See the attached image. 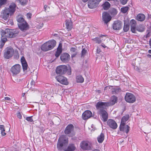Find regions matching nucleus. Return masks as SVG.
I'll list each match as a JSON object with an SVG mask.
<instances>
[{"instance_id": "1", "label": "nucleus", "mask_w": 151, "mask_h": 151, "mask_svg": "<svg viewBox=\"0 0 151 151\" xmlns=\"http://www.w3.org/2000/svg\"><path fill=\"white\" fill-rule=\"evenodd\" d=\"M117 98L114 96H112L110 101L109 102L99 101L97 103L96 107L98 110V113L101 116L104 122L107 121L108 118V114L105 111L106 107L107 106H112L117 103Z\"/></svg>"}, {"instance_id": "2", "label": "nucleus", "mask_w": 151, "mask_h": 151, "mask_svg": "<svg viewBox=\"0 0 151 151\" xmlns=\"http://www.w3.org/2000/svg\"><path fill=\"white\" fill-rule=\"evenodd\" d=\"M1 32L2 42L1 47H2L4 45L5 42L7 41V38H12L16 37L18 34L19 31L17 29H7L5 30L1 29Z\"/></svg>"}, {"instance_id": "3", "label": "nucleus", "mask_w": 151, "mask_h": 151, "mask_svg": "<svg viewBox=\"0 0 151 151\" xmlns=\"http://www.w3.org/2000/svg\"><path fill=\"white\" fill-rule=\"evenodd\" d=\"M16 6L14 3L11 4L9 8H6L2 14V18L4 20H6L8 18L9 15L13 14L15 11Z\"/></svg>"}, {"instance_id": "4", "label": "nucleus", "mask_w": 151, "mask_h": 151, "mask_svg": "<svg viewBox=\"0 0 151 151\" xmlns=\"http://www.w3.org/2000/svg\"><path fill=\"white\" fill-rule=\"evenodd\" d=\"M68 143V139L66 138L65 136L63 135L58 139L57 147L58 149L61 150L62 147L67 145Z\"/></svg>"}, {"instance_id": "5", "label": "nucleus", "mask_w": 151, "mask_h": 151, "mask_svg": "<svg viewBox=\"0 0 151 151\" xmlns=\"http://www.w3.org/2000/svg\"><path fill=\"white\" fill-rule=\"evenodd\" d=\"M81 147L83 150H90L92 148V143L88 141H84L80 143Z\"/></svg>"}, {"instance_id": "6", "label": "nucleus", "mask_w": 151, "mask_h": 151, "mask_svg": "<svg viewBox=\"0 0 151 151\" xmlns=\"http://www.w3.org/2000/svg\"><path fill=\"white\" fill-rule=\"evenodd\" d=\"M14 53V50L12 47H7L4 50V56L5 58L8 59L12 57Z\"/></svg>"}, {"instance_id": "7", "label": "nucleus", "mask_w": 151, "mask_h": 151, "mask_svg": "<svg viewBox=\"0 0 151 151\" xmlns=\"http://www.w3.org/2000/svg\"><path fill=\"white\" fill-rule=\"evenodd\" d=\"M73 130V126L72 124H69L65 128V134L68 135L69 136L72 137L75 135Z\"/></svg>"}, {"instance_id": "8", "label": "nucleus", "mask_w": 151, "mask_h": 151, "mask_svg": "<svg viewBox=\"0 0 151 151\" xmlns=\"http://www.w3.org/2000/svg\"><path fill=\"white\" fill-rule=\"evenodd\" d=\"M125 99L127 102L132 103L136 101V98L132 94L128 93L125 96Z\"/></svg>"}, {"instance_id": "9", "label": "nucleus", "mask_w": 151, "mask_h": 151, "mask_svg": "<svg viewBox=\"0 0 151 151\" xmlns=\"http://www.w3.org/2000/svg\"><path fill=\"white\" fill-rule=\"evenodd\" d=\"M55 79L58 81L61 84L67 85L68 83L67 78L63 76H58L55 77Z\"/></svg>"}, {"instance_id": "10", "label": "nucleus", "mask_w": 151, "mask_h": 151, "mask_svg": "<svg viewBox=\"0 0 151 151\" xmlns=\"http://www.w3.org/2000/svg\"><path fill=\"white\" fill-rule=\"evenodd\" d=\"M67 70V66L65 65H61L58 66L56 69V72L57 74H63L65 73Z\"/></svg>"}, {"instance_id": "11", "label": "nucleus", "mask_w": 151, "mask_h": 151, "mask_svg": "<svg viewBox=\"0 0 151 151\" xmlns=\"http://www.w3.org/2000/svg\"><path fill=\"white\" fill-rule=\"evenodd\" d=\"M21 66L19 64H16L13 66L11 68V71L13 75H16L20 72Z\"/></svg>"}, {"instance_id": "12", "label": "nucleus", "mask_w": 151, "mask_h": 151, "mask_svg": "<svg viewBox=\"0 0 151 151\" xmlns=\"http://www.w3.org/2000/svg\"><path fill=\"white\" fill-rule=\"evenodd\" d=\"M122 24L121 22L116 21L114 22L113 24V28L115 30H119L122 27Z\"/></svg>"}, {"instance_id": "13", "label": "nucleus", "mask_w": 151, "mask_h": 151, "mask_svg": "<svg viewBox=\"0 0 151 151\" xmlns=\"http://www.w3.org/2000/svg\"><path fill=\"white\" fill-rule=\"evenodd\" d=\"M107 39L106 35H101L99 37H96L92 39V40L93 41H94L96 43L99 44L103 41H105Z\"/></svg>"}, {"instance_id": "14", "label": "nucleus", "mask_w": 151, "mask_h": 151, "mask_svg": "<svg viewBox=\"0 0 151 151\" xmlns=\"http://www.w3.org/2000/svg\"><path fill=\"white\" fill-rule=\"evenodd\" d=\"M19 28L22 31H25L27 30L29 28V26L26 22L18 24Z\"/></svg>"}, {"instance_id": "15", "label": "nucleus", "mask_w": 151, "mask_h": 151, "mask_svg": "<svg viewBox=\"0 0 151 151\" xmlns=\"http://www.w3.org/2000/svg\"><path fill=\"white\" fill-rule=\"evenodd\" d=\"M107 124L110 128L113 129H115L117 127V123L112 119H109L107 122Z\"/></svg>"}, {"instance_id": "16", "label": "nucleus", "mask_w": 151, "mask_h": 151, "mask_svg": "<svg viewBox=\"0 0 151 151\" xmlns=\"http://www.w3.org/2000/svg\"><path fill=\"white\" fill-rule=\"evenodd\" d=\"M102 19L105 23H107L111 19V17L106 12H104L102 14Z\"/></svg>"}, {"instance_id": "17", "label": "nucleus", "mask_w": 151, "mask_h": 151, "mask_svg": "<svg viewBox=\"0 0 151 151\" xmlns=\"http://www.w3.org/2000/svg\"><path fill=\"white\" fill-rule=\"evenodd\" d=\"M129 128L130 127L125 124H120L119 127L121 131L125 132L127 134L129 132Z\"/></svg>"}, {"instance_id": "18", "label": "nucleus", "mask_w": 151, "mask_h": 151, "mask_svg": "<svg viewBox=\"0 0 151 151\" xmlns=\"http://www.w3.org/2000/svg\"><path fill=\"white\" fill-rule=\"evenodd\" d=\"M92 113L90 111H86L83 114L82 118L84 120H85L90 118L92 116Z\"/></svg>"}, {"instance_id": "19", "label": "nucleus", "mask_w": 151, "mask_h": 151, "mask_svg": "<svg viewBox=\"0 0 151 151\" xmlns=\"http://www.w3.org/2000/svg\"><path fill=\"white\" fill-rule=\"evenodd\" d=\"M60 58L63 62H67L69 60L70 55L68 53H63L61 55Z\"/></svg>"}, {"instance_id": "20", "label": "nucleus", "mask_w": 151, "mask_h": 151, "mask_svg": "<svg viewBox=\"0 0 151 151\" xmlns=\"http://www.w3.org/2000/svg\"><path fill=\"white\" fill-rule=\"evenodd\" d=\"M98 5L94 0H90L88 2V7L90 9H93L96 8Z\"/></svg>"}, {"instance_id": "21", "label": "nucleus", "mask_w": 151, "mask_h": 151, "mask_svg": "<svg viewBox=\"0 0 151 151\" xmlns=\"http://www.w3.org/2000/svg\"><path fill=\"white\" fill-rule=\"evenodd\" d=\"M21 61L23 70L24 71L27 70L28 65L26 61L23 56H22L21 58Z\"/></svg>"}, {"instance_id": "22", "label": "nucleus", "mask_w": 151, "mask_h": 151, "mask_svg": "<svg viewBox=\"0 0 151 151\" xmlns=\"http://www.w3.org/2000/svg\"><path fill=\"white\" fill-rule=\"evenodd\" d=\"M145 16L143 14H139L136 16L135 19L137 21L142 22L145 19Z\"/></svg>"}, {"instance_id": "23", "label": "nucleus", "mask_w": 151, "mask_h": 151, "mask_svg": "<svg viewBox=\"0 0 151 151\" xmlns=\"http://www.w3.org/2000/svg\"><path fill=\"white\" fill-rule=\"evenodd\" d=\"M41 49L43 51H46L51 50L47 42L44 43L41 46Z\"/></svg>"}, {"instance_id": "24", "label": "nucleus", "mask_w": 151, "mask_h": 151, "mask_svg": "<svg viewBox=\"0 0 151 151\" xmlns=\"http://www.w3.org/2000/svg\"><path fill=\"white\" fill-rule=\"evenodd\" d=\"M62 52V44L60 43L57 48V51L55 54V56L58 58V57Z\"/></svg>"}, {"instance_id": "25", "label": "nucleus", "mask_w": 151, "mask_h": 151, "mask_svg": "<svg viewBox=\"0 0 151 151\" xmlns=\"http://www.w3.org/2000/svg\"><path fill=\"white\" fill-rule=\"evenodd\" d=\"M47 42L49 45L50 48L51 50L54 48L56 44V42L54 40H50Z\"/></svg>"}, {"instance_id": "26", "label": "nucleus", "mask_w": 151, "mask_h": 151, "mask_svg": "<svg viewBox=\"0 0 151 151\" xmlns=\"http://www.w3.org/2000/svg\"><path fill=\"white\" fill-rule=\"evenodd\" d=\"M66 27L68 30H70L72 28V23L69 20L66 21Z\"/></svg>"}, {"instance_id": "27", "label": "nucleus", "mask_w": 151, "mask_h": 151, "mask_svg": "<svg viewBox=\"0 0 151 151\" xmlns=\"http://www.w3.org/2000/svg\"><path fill=\"white\" fill-rule=\"evenodd\" d=\"M76 82L77 83H82L84 81V78L81 75H79L76 76Z\"/></svg>"}, {"instance_id": "28", "label": "nucleus", "mask_w": 151, "mask_h": 151, "mask_svg": "<svg viewBox=\"0 0 151 151\" xmlns=\"http://www.w3.org/2000/svg\"><path fill=\"white\" fill-rule=\"evenodd\" d=\"M129 118L128 115H126L124 116L122 118L121 124H125L126 122L128 120Z\"/></svg>"}, {"instance_id": "29", "label": "nucleus", "mask_w": 151, "mask_h": 151, "mask_svg": "<svg viewBox=\"0 0 151 151\" xmlns=\"http://www.w3.org/2000/svg\"><path fill=\"white\" fill-rule=\"evenodd\" d=\"M104 134L101 133L97 137L98 142L100 143H101L104 140Z\"/></svg>"}, {"instance_id": "30", "label": "nucleus", "mask_w": 151, "mask_h": 151, "mask_svg": "<svg viewBox=\"0 0 151 151\" xmlns=\"http://www.w3.org/2000/svg\"><path fill=\"white\" fill-rule=\"evenodd\" d=\"M102 6L104 10H107L110 7V4L109 2L106 1L103 4Z\"/></svg>"}, {"instance_id": "31", "label": "nucleus", "mask_w": 151, "mask_h": 151, "mask_svg": "<svg viewBox=\"0 0 151 151\" xmlns=\"http://www.w3.org/2000/svg\"><path fill=\"white\" fill-rule=\"evenodd\" d=\"M136 30L139 32H142L144 31L145 28L142 25H139L136 27Z\"/></svg>"}, {"instance_id": "32", "label": "nucleus", "mask_w": 151, "mask_h": 151, "mask_svg": "<svg viewBox=\"0 0 151 151\" xmlns=\"http://www.w3.org/2000/svg\"><path fill=\"white\" fill-rule=\"evenodd\" d=\"M75 147L73 144L70 145L65 151H73L75 149Z\"/></svg>"}, {"instance_id": "33", "label": "nucleus", "mask_w": 151, "mask_h": 151, "mask_svg": "<svg viewBox=\"0 0 151 151\" xmlns=\"http://www.w3.org/2000/svg\"><path fill=\"white\" fill-rule=\"evenodd\" d=\"M0 130L1 131V133L2 136H4L6 134L5 132V128L4 125H0Z\"/></svg>"}, {"instance_id": "34", "label": "nucleus", "mask_w": 151, "mask_h": 151, "mask_svg": "<svg viewBox=\"0 0 151 151\" xmlns=\"http://www.w3.org/2000/svg\"><path fill=\"white\" fill-rule=\"evenodd\" d=\"M136 24H131V29L133 33H135L136 31Z\"/></svg>"}, {"instance_id": "35", "label": "nucleus", "mask_w": 151, "mask_h": 151, "mask_svg": "<svg viewBox=\"0 0 151 151\" xmlns=\"http://www.w3.org/2000/svg\"><path fill=\"white\" fill-rule=\"evenodd\" d=\"M129 9V7L127 6L121 8L122 12L124 13H126Z\"/></svg>"}, {"instance_id": "36", "label": "nucleus", "mask_w": 151, "mask_h": 151, "mask_svg": "<svg viewBox=\"0 0 151 151\" xmlns=\"http://www.w3.org/2000/svg\"><path fill=\"white\" fill-rule=\"evenodd\" d=\"M17 20L19 23H22L24 22H25L23 17H19L17 18Z\"/></svg>"}, {"instance_id": "37", "label": "nucleus", "mask_w": 151, "mask_h": 151, "mask_svg": "<svg viewBox=\"0 0 151 151\" xmlns=\"http://www.w3.org/2000/svg\"><path fill=\"white\" fill-rule=\"evenodd\" d=\"M129 29V26L128 24H124V26L123 30L125 32L128 31Z\"/></svg>"}, {"instance_id": "38", "label": "nucleus", "mask_w": 151, "mask_h": 151, "mask_svg": "<svg viewBox=\"0 0 151 151\" xmlns=\"http://www.w3.org/2000/svg\"><path fill=\"white\" fill-rule=\"evenodd\" d=\"M20 3L22 5H24L27 4V0H19Z\"/></svg>"}, {"instance_id": "39", "label": "nucleus", "mask_w": 151, "mask_h": 151, "mask_svg": "<svg viewBox=\"0 0 151 151\" xmlns=\"http://www.w3.org/2000/svg\"><path fill=\"white\" fill-rule=\"evenodd\" d=\"M87 52V50L84 48L83 49L81 52V57H83Z\"/></svg>"}, {"instance_id": "40", "label": "nucleus", "mask_w": 151, "mask_h": 151, "mask_svg": "<svg viewBox=\"0 0 151 151\" xmlns=\"http://www.w3.org/2000/svg\"><path fill=\"white\" fill-rule=\"evenodd\" d=\"M7 0H0V8L2 5L5 4Z\"/></svg>"}, {"instance_id": "41", "label": "nucleus", "mask_w": 151, "mask_h": 151, "mask_svg": "<svg viewBox=\"0 0 151 151\" xmlns=\"http://www.w3.org/2000/svg\"><path fill=\"white\" fill-rule=\"evenodd\" d=\"M128 0H120V2L122 4L125 5L127 3Z\"/></svg>"}, {"instance_id": "42", "label": "nucleus", "mask_w": 151, "mask_h": 151, "mask_svg": "<svg viewBox=\"0 0 151 151\" xmlns=\"http://www.w3.org/2000/svg\"><path fill=\"white\" fill-rule=\"evenodd\" d=\"M32 117V116L27 117L26 119L28 122H32L33 121V120Z\"/></svg>"}, {"instance_id": "43", "label": "nucleus", "mask_w": 151, "mask_h": 151, "mask_svg": "<svg viewBox=\"0 0 151 151\" xmlns=\"http://www.w3.org/2000/svg\"><path fill=\"white\" fill-rule=\"evenodd\" d=\"M70 51L72 53H75L76 52V48L75 47H71L70 49Z\"/></svg>"}, {"instance_id": "44", "label": "nucleus", "mask_w": 151, "mask_h": 151, "mask_svg": "<svg viewBox=\"0 0 151 151\" xmlns=\"http://www.w3.org/2000/svg\"><path fill=\"white\" fill-rule=\"evenodd\" d=\"M27 17V18L29 19L31 18V17L32 16V14L31 13H27L26 14Z\"/></svg>"}, {"instance_id": "45", "label": "nucleus", "mask_w": 151, "mask_h": 151, "mask_svg": "<svg viewBox=\"0 0 151 151\" xmlns=\"http://www.w3.org/2000/svg\"><path fill=\"white\" fill-rule=\"evenodd\" d=\"M131 24H136V21L134 19H132L130 21Z\"/></svg>"}, {"instance_id": "46", "label": "nucleus", "mask_w": 151, "mask_h": 151, "mask_svg": "<svg viewBox=\"0 0 151 151\" xmlns=\"http://www.w3.org/2000/svg\"><path fill=\"white\" fill-rule=\"evenodd\" d=\"M114 90L116 93H118L121 90L120 88H114Z\"/></svg>"}, {"instance_id": "47", "label": "nucleus", "mask_w": 151, "mask_h": 151, "mask_svg": "<svg viewBox=\"0 0 151 151\" xmlns=\"http://www.w3.org/2000/svg\"><path fill=\"white\" fill-rule=\"evenodd\" d=\"M17 116L19 119H21L22 118V115L20 113H18L17 114Z\"/></svg>"}, {"instance_id": "48", "label": "nucleus", "mask_w": 151, "mask_h": 151, "mask_svg": "<svg viewBox=\"0 0 151 151\" xmlns=\"http://www.w3.org/2000/svg\"><path fill=\"white\" fill-rule=\"evenodd\" d=\"M97 3V5H98L99 3L101 1V0H94Z\"/></svg>"}, {"instance_id": "49", "label": "nucleus", "mask_w": 151, "mask_h": 151, "mask_svg": "<svg viewBox=\"0 0 151 151\" xmlns=\"http://www.w3.org/2000/svg\"><path fill=\"white\" fill-rule=\"evenodd\" d=\"M76 54V52L74 53L72 55L71 57L72 58L74 57Z\"/></svg>"}, {"instance_id": "50", "label": "nucleus", "mask_w": 151, "mask_h": 151, "mask_svg": "<svg viewBox=\"0 0 151 151\" xmlns=\"http://www.w3.org/2000/svg\"><path fill=\"white\" fill-rule=\"evenodd\" d=\"M5 100H10V98L7 97H5Z\"/></svg>"}, {"instance_id": "51", "label": "nucleus", "mask_w": 151, "mask_h": 151, "mask_svg": "<svg viewBox=\"0 0 151 151\" xmlns=\"http://www.w3.org/2000/svg\"><path fill=\"white\" fill-rule=\"evenodd\" d=\"M101 46H102L104 48H105V47H106L105 46V45H104V44H101Z\"/></svg>"}, {"instance_id": "52", "label": "nucleus", "mask_w": 151, "mask_h": 151, "mask_svg": "<svg viewBox=\"0 0 151 151\" xmlns=\"http://www.w3.org/2000/svg\"><path fill=\"white\" fill-rule=\"evenodd\" d=\"M150 36V35L149 34V32H148L147 34L146 35V37H149Z\"/></svg>"}, {"instance_id": "53", "label": "nucleus", "mask_w": 151, "mask_h": 151, "mask_svg": "<svg viewBox=\"0 0 151 151\" xmlns=\"http://www.w3.org/2000/svg\"><path fill=\"white\" fill-rule=\"evenodd\" d=\"M92 151H101L99 149H94V150H92Z\"/></svg>"}, {"instance_id": "54", "label": "nucleus", "mask_w": 151, "mask_h": 151, "mask_svg": "<svg viewBox=\"0 0 151 151\" xmlns=\"http://www.w3.org/2000/svg\"><path fill=\"white\" fill-rule=\"evenodd\" d=\"M34 82L33 81H32L31 82V84L32 85H34Z\"/></svg>"}, {"instance_id": "55", "label": "nucleus", "mask_w": 151, "mask_h": 151, "mask_svg": "<svg viewBox=\"0 0 151 151\" xmlns=\"http://www.w3.org/2000/svg\"><path fill=\"white\" fill-rule=\"evenodd\" d=\"M47 7V5H45L44 6V8L45 10H46V8Z\"/></svg>"}, {"instance_id": "56", "label": "nucleus", "mask_w": 151, "mask_h": 151, "mask_svg": "<svg viewBox=\"0 0 151 151\" xmlns=\"http://www.w3.org/2000/svg\"><path fill=\"white\" fill-rule=\"evenodd\" d=\"M149 44L150 46V48H151V39H150V40L149 41Z\"/></svg>"}, {"instance_id": "57", "label": "nucleus", "mask_w": 151, "mask_h": 151, "mask_svg": "<svg viewBox=\"0 0 151 151\" xmlns=\"http://www.w3.org/2000/svg\"><path fill=\"white\" fill-rule=\"evenodd\" d=\"M147 56L148 58H151V55L148 54L147 55Z\"/></svg>"}, {"instance_id": "58", "label": "nucleus", "mask_w": 151, "mask_h": 151, "mask_svg": "<svg viewBox=\"0 0 151 151\" xmlns=\"http://www.w3.org/2000/svg\"><path fill=\"white\" fill-rule=\"evenodd\" d=\"M40 27H42L43 26V24L42 23H41L40 24Z\"/></svg>"}, {"instance_id": "59", "label": "nucleus", "mask_w": 151, "mask_h": 151, "mask_svg": "<svg viewBox=\"0 0 151 151\" xmlns=\"http://www.w3.org/2000/svg\"><path fill=\"white\" fill-rule=\"evenodd\" d=\"M88 0H82V1L84 2H86L88 1Z\"/></svg>"}, {"instance_id": "60", "label": "nucleus", "mask_w": 151, "mask_h": 151, "mask_svg": "<svg viewBox=\"0 0 151 151\" xmlns=\"http://www.w3.org/2000/svg\"><path fill=\"white\" fill-rule=\"evenodd\" d=\"M25 94V93H23L22 94V96L24 97V96Z\"/></svg>"}, {"instance_id": "61", "label": "nucleus", "mask_w": 151, "mask_h": 151, "mask_svg": "<svg viewBox=\"0 0 151 151\" xmlns=\"http://www.w3.org/2000/svg\"><path fill=\"white\" fill-rule=\"evenodd\" d=\"M148 52L150 53L151 54V50H148Z\"/></svg>"}, {"instance_id": "62", "label": "nucleus", "mask_w": 151, "mask_h": 151, "mask_svg": "<svg viewBox=\"0 0 151 151\" xmlns=\"http://www.w3.org/2000/svg\"><path fill=\"white\" fill-rule=\"evenodd\" d=\"M149 127H151V126H150V125H149Z\"/></svg>"}]
</instances>
